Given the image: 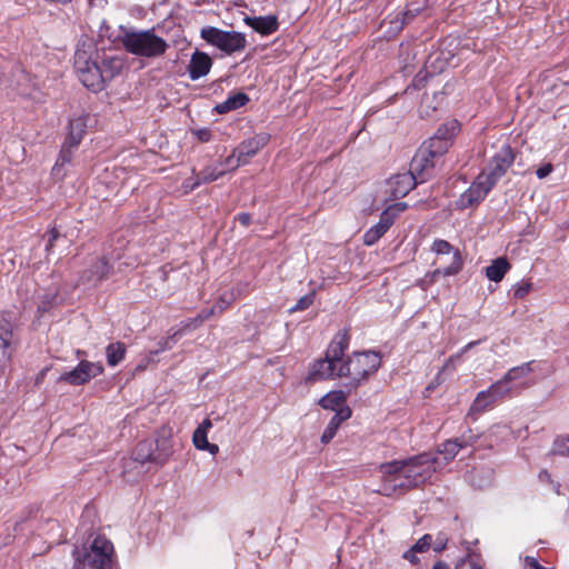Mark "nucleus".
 <instances>
[{
  "mask_svg": "<svg viewBox=\"0 0 569 569\" xmlns=\"http://www.w3.org/2000/svg\"><path fill=\"white\" fill-rule=\"evenodd\" d=\"M154 443L151 440L140 441L134 450V460L144 463L147 461L152 462Z\"/></svg>",
  "mask_w": 569,
  "mask_h": 569,
  "instance_id": "31",
  "label": "nucleus"
},
{
  "mask_svg": "<svg viewBox=\"0 0 569 569\" xmlns=\"http://www.w3.org/2000/svg\"><path fill=\"white\" fill-rule=\"evenodd\" d=\"M212 427V422L210 419H204L197 428L202 429L203 431H207Z\"/></svg>",
  "mask_w": 569,
  "mask_h": 569,
  "instance_id": "57",
  "label": "nucleus"
},
{
  "mask_svg": "<svg viewBox=\"0 0 569 569\" xmlns=\"http://www.w3.org/2000/svg\"><path fill=\"white\" fill-rule=\"evenodd\" d=\"M349 341L348 330L338 331L330 342L325 358L312 365L307 380L317 381L346 377L350 380L349 386L357 388L370 375L375 373L381 366L379 352H353L347 360H343Z\"/></svg>",
  "mask_w": 569,
  "mask_h": 569,
  "instance_id": "1",
  "label": "nucleus"
},
{
  "mask_svg": "<svg viewBox=\"0 0 569 569\" xmlns=\"http://www.w3.org/2000/svg\"><path fill=\"white\" fill-rule=\"evenodd\" d=\"M76 148L77 147H71L67 142H64V144L62 146V148L60 150V153H59V157L57 159V162H56V164L52 168V174L53 176H56V177H63L64 176V173L61 172V168L64 164L71 162V160H72V151Z\"/></svg>",
  "mask_w": 569,
  "mask_h": 569,
  "instance_id": "30",
  "label": "nucleus"
},
{
  "mask_svg": "<svg viewBox=\"0 0 569 569\" xmlns=\"http://www.w3.org/2000/svg\"><path fill=\"white\" fill-rule=\"evenodd\" d=\"M510 268L509 261L505 257H500L492 260L491 264L486 268V276L491 281L500 282Z\"/></svg>",
  "mask_w": 569,
  "mask_h": 569,
  "instance_id": "21",
  "label": "nucleus"
},
{
  "mask_svg": "<svg viewBox=\"0 0 569 569\" xmlns=\"http://www.w3.org/2000/svg\"><path fill=\"white\" fill-rule=\"evenodd\" d=\"M515 161V153L511 147L507 143L495 153L492 159L487 166V169L481 172L486 179L492 181L493 184L507 172Z\"/></svg>",
  "mask_w": 569,
  "mask_h": 569,
  "instance_id": "7",
  "label": "nucleus"
},
{
  "mask_svg": "<svg viewBox=\"0 0 569 569\" xmlns=\"http://www.w3.org/2000/svg\"><path fill=\"white\" fill-rule=\"evenodd\" d=\"M226 172H227V170H221L217 166H208L198 173L197 180L192 183V186L190 188H191V190H193L194 188H197L198 186H200L202 183H209V182L216 181L217 179L222 177Z\"/></svg>",
  "mask_w": 569,
  "mask_h": 569,
  "instance_id": "27",
  "label": "nucleus"
},
{
  "mask_svg": "<svg viewBox=\"0 0 569 569\" xmlns=\"http://www.w3.org/2000/svg\"><path fill=\"white\" fill-rule=\"evenodd\" d=\"M207 431H203L202 429L197 428L192 436L193 445L197 449H202L208 447V438H207Z\"/></svg>",
  "mask_w": 569,
  "mask_h": 569,
  "instance_id": "40",
  "label": "nucleus"
},
{
  "mask_svg": "<svg viewBox=\"0 0 569 569\" xmlns=\"http://www.w3.org/2000/svg\"><path fill=\"white\" fill-rule=\"evenodd\" d=\"M13 326L7 316H0V360L9 362L13 353Z\"/></svg>",
  "mask_w": 569,
  "mask_h": 569,
  "instance_id": "13",
  "label": "nucleus"
},
{
  "mask_svg": "<svg viewBox=\"0 0 569 569\" xmlns=\"http://www.w3.org/2000/svg\"><path fill=\"white\" fill-rule=\"evenodd\" d=\"M432 569H449L448 565L443 561H437Z\"/></svg>",
  "mask_w": 569,
  "mask_h": 569,
  "instance_id": "60",
  "label": "nucleus"
},
{
  "mask_svg": "<svg viewBox=\"0 0 569 569\" xmlns=\"http://www.w3.org/2000/svg\"><path fill=\"white\" fill-rule=\"evenodd\" d=\"M539 478H540V479H542V480H543V479H548V478H549V473H548L547 471H541V472L539 473Z\"/></svg>",
  "mask_w": 569,
  "mask_h": 569,
  "instance_id": "61",
  "label": "nucleus"
},
{
  "mask_svg": "<svg viewBox=\"0 0 569 569\" xmlns=\"http://www.w3.org/2000/svg\"><path fill=\"white\" fill-rule=\"evenodd\" d=\"M201 450H208L210 453L216 455L219 451V447L208 441V447L202 448Z\"/></svg>",
  "mask_w": 569,
  "mask_h": 569,
  "instance_id": "58",
  "label": "nucleus"
},
{
  "mask_svg": "<svg viewBox=\"0 0 569 569\" xmlns=\"http://www.w3.org/2000/svg\"><path fill=\"white\" fill-rule=\"evenodd\" d=\"M230 306V301L220 298L211 308L214 309L216 315L222 313Z\"/></svg>",
  "mask_w": 569,
  "mask_h": 569,
  "instance_id": "50",
  "label": "nucleus"
},
{
  "mask_svg": "<svg viewBox=\"0 0 569 569\" xmlns=\"http://www.w3.org/2000/svg\"><path fill=\"white\" fill-rule=\"evenodd\" d=\"M458 127L459 126H458L457 121H452L449 124H443L438 128L435 136L448 137V140H449L452 136H455V133L458 130Z\"/></svg>",
  "mask_w": 569,
  "mask_h": 569,
  "instance_id": "42",
  "label": "nucleus"
},
{
  "mask_svg": "<svg viewBox=\"0 0 569 569\" xmlns=\"http://www.w3.org/2000/svg\"><path fill=\"white\" fill-rule=\"evenodd\" d=\"M102 372L103 367L100 362L82 360L74 369L62 373L59 380L68 382L72 386H80L101 375Z\"/></svg>",
  "mask_w": 569,
  "mask_h": 569,
  "instance_id": "8",
  "label": "nucleus"
},
{
  "mask_svg": "<svg viewBox=\"0 0 569 569\" xmlns=\"http://www.w3.org/2000/svg\"><path fill=\"white\" fill-rule=\"evenodd\" d=\"M449 148L448 137L433 136L429 140L428 147L423 146L421 149H427V153L432 158L439 157L447 152Z\"/></svg>",
  "mask_w": 569,
  "mask_h": 569,
  "instance_id": "28",
  "label": "nucleus"
},
{
  "mask_svg": "<svg viewBox=\"0 0 569 569\" xmlns=\"http://www.w3.org/2000/svg\"><path fill=\"white\" fill-rule=\"evenodd\" d=\"M523 566H525V569H546L533 557H526Z\"/></svg>",
  "mask_w": 569,
  "mask_h": 569,
  "instance_id": "51",
  "label": "nucleus"
},
{
  "mask_svg": "<svg viewBox=\"0 0 569 569\" xmlns=\"http://www.w3.org/2000/svg\"><path fill=\"white\" fill-rule=\"evenodd\" d=\"M395 222V214L390 211V209H386L381 214L378 223L388 230Z\"/></svg>",
  "mask_w": 569,
  "mask_h": 569,
  "instance_id": "46",
  "label": "nucleus"
},
{
  "mask_svg": "<svg viewBox=\"0 0 569 569\" xmlns=\"http://www.w3.org/2000/svg\"><path fill=\"white\" fill-rule=\"evenodd\" d=\"M200 36L209 44L217 47L227 54L241 51L247 44L243 33L237 31H224L216 27L202 28Z\"/></svg>",
  "mask_w": 569,
  "mask_h": 569,
  "instance_id": "6",
  "label": "nucleus"
},
{
  "mask_svg": "<svg viewBox=\"0 0 569 569\" xmlns=\"http://www.w3.org/2000/svg\"><path fill=\"white\" fill-rule=\"evenodd\" d=\"M120 42L127 52L142 58L161 57L168 49L167 41L156 34L153 29L124 30Z\"/></svg>",
  "mask_w": 569,
  "mask_h": 569,
  "instance_id": "3",
  "label": "nucleus"
},
{
  "mask_svg": "<svg viewBox=\"0 0 569 569\" xmlns=\"http://www.w3.org/2000/svg\"><path fill=\"white\" fill-rule=\"evenodd\" d=\"M221 166H224L227 171L229 170H236L240 166L246 164L244 162L240 161V158L237 157L236 149L232 150V153L228 156L221 163Z\"/></svg>",
  "mask_w": 569,
  "mask_h": 569,
  "instance_id": "39",
  "label": "nucleus"
},
{
  "mask_svg": "<svg viewBox=\"0 0 569 569\" xmlns=\"http://www.w3.org/2000/svg\"><path fill=\"white\" fill-rule=\"evenodd\" d=\"M448 538L443 535H439L436 543H435V551L440 552L447 547Z\"/></svg>",
  "mask_w": 569,
  "mask_h": 569,
  "instance_id": "53",
  "label": "nucleus"
},
{
  "mask_svg": "<svg viewBox=\"0 0 569 569\" xmlns=\"http://www.w3.org/2000/svg\"><path fill=\"white\" fill-rule=\"evenodd\" d=\"M351 417V409L347 406L345 408H340L337 410L335 416L329 421L327 428L325 429L322 436H321V442L327 445L329 443L333 437L336 436L339 427L341 423L346 420H348Z\"/></svg>",
  "mask_w": 569,
  "mask_h": 569,
  "instance_id": "19",
  "label": "nucleus"
},
{
  "mask_svg": "<svg viewBox=\"0 0 569 569\" xmlns=\"http://www.w3.org/2000/svg\"><path fill=\"white\" fill-rule=\"evenodd\" d=\"M346 395L342 390H335L328 392L319 400V405L323 409L333 410L337 412L340 408H345Z\"/></svg>",
  "mask_w": 569,
  "mask_h": 569,
  "instance_id": "25",
  "label": "nucleus"
},
{
  "mask_svg": "<svg viewBox=\"0 0 569 569\" xmlns=\"http://www.w3.org/2000/svg\"><path fill=\"white\" fill-rule=\"evenodd\" d=\"M270 140V136L268 133H258L247 140H243L238 147H236L237 157L240 158V161L246 164L249 160L254 157Z\"/></svg>",
  "mask_w": 569,
  "mask_h": 569,
  "instance_id": "11",
  "label": "nucleus"
},
{
  "mask_svg": "<svg viewBox=\"0 0 569 569\" xmlns=\"http://www.w3.org/2000/svg\"><path fill=\"white\" fill-rule=\"evenodd\" d=\"M432 252L436 254H450L452 253V262L443 268V269H436L433 271V276H453L457 274L463 266L461 253L458 249H456L452 244H450L447 240L442 239H436L431 247Z\"/></svg>",
  "mask_w": 569,
  "mask_h": 569,
  "instance_id": "9",
  "label": "nucleus"
},
{
  "mask_svg": "<svg viewBox=\"0 0 569 569\" xmlns=\"http://www.w3.org/2000/svg\"><path fill=\"white\" fill-rule=\"evenodd\" d=\"M59 237H60V233H59V231L56 228L50 229V231L48 232V242H47V246H46V251L47 252L51 251V249L54 246V242L57 241V239Z\"/></svg>",
  "mask_w": 569,
  "mask_h": 569,
  "instance_id": "48",
  "label": "nucleus"
},
{
  "mask_svg": "<svg viewBox=\"0 0 569 569\" xmlns=\"http://www.w3.org/2000/svg\"><path fill=\"white\" fill-rule=\"evenodd\" d=\"M418 182L417 176H413L410 170L408 172L397 173L388 181L390 194L396 199L402 198L407 196Z\"/></svg>",
  "mask_w": 569,
  "mask_h": 569,
  "instance_id": "12",
  "label": "nucleus"
},
{
  "mask_svg": "<svg viewBox=\"0 0 569 569\" xmlns=\"http://www.w3.org/2000/svg\"><path fill=\"white\" fill-rule=\"evenodd\" d=\"M214 315H216V312H214V309H212V308L202 310L200 313H198L199 318H201L202 323Z\"/></svg>",
  "mask_w": 569,
  "mask_h": 569,
  "instance_id": "56",
  "label": "nucleus"
},
{
  "mask_svg": "<svg viewBox=\"0 0 569 569\" xmlns=\"http://www.w3.org/2000/svg\"><path fill=\"white\" fill-rule=\"evenodd\" d=\"M126 345L121 341L110 343L106 349L107 362L109 366H117L126 355Z\"/></svg>",
  "mask_w": 569,
  "mask_h": 569,
  "instance_id": "29",
  "label": "nucleus"
},
{
  "mask_svg": "<svg viewBox=\"0 0 569 569\" xmlns=\"http://www.w3.org/2000/svg\"><path fill=\"white\" fill-rule=\"evenodd\" d=\"M478 342L479 341H471V342L467 343L459 352H462V355L466 353L468 350H470L476 345H478Z\"/></svg>",
  "mask_w": 569,
  "mask_h": 569,
  "instance_id": "59",
  "label": "nucleus"
},
{
  "mask_svg": "<svg viewBox=\"0 0 569 569\" xmlns=\"http://www.w3.org/2000/svg\"><path fill=\"white\" fill-rule=\"evenodd\" d=\"M192 133L201 142H208L211 139V131L207 128L193 130Z\"/></svg>",
  "mask_w": 569,
  "mask_h": 569,
  "instance_id": "49",
  "label": "nucleus"
},
{
  "mask_svg": "<svg viewBox=\"0 0 569 569\" xmlns=\"http://www.w3.org/2000/svg\"><path fill=\"white\" fill-rule=\"evenodd\" d=\"M244 22L254 31L269 36L278 30L279 23L276 16L246 17Z\"/></svg>",
  "mask_w": 569,
  "mask_h": 569,
  "instance_id": "18",
  "label": "nucleus"
},
{
  "mask_svg": "<svg viewBox=\"0 0 569 569\" xmlns=\"http://www.w3.org/2000/svg\"><path fill=\"white\" fill-rule=\"evenodd\" d=\"M417 551L413 550V548L411 547L409 550H407L405 553H403V558L408 561H410L411 563H418L419 559L418 557L416 556Z\"/></svg>",
  "mask_w": 569,
  "mask_h": 569,
  "instance_id": "54",
  "label": "nucleus"
},
{
  "mask_svg": "<svg viewBox=\"0 0 569 569\" xmlns=\"http://www.w3.org/2000/svg\"><path fill=\"white\" fill-rule=\"evenodd\" d=\"M123 68V60L120 57H106L100 52V62L98 72L101 78L99 79V90L103 88V84L108 81H111L116 76H118Z\"/></svg>",
  "mask_w": 569,
  "mask_h": 569,
  "instance_id": "14",
  "label": "nucleus"
},
{
  "mask_svg": "<svg viewBox=\"0 0 569 569\" xmlns=\"http://www.w3.org/2000/svg\"><path fill=\"white\" fill-rule=\"evenodd\" d=\"M237 220L244 227H248L251 222V216L247 212L238 214Z\"/></svg>",
  "mask_w": 569,
  "mask_h": 569,
  "instance_id": "55",
  "label": "nucleus"
},
{
  "mask_svg": "<svg viewBox=\"0 0 569 569\" xmlns=\"http://www.w3.org/2000/svg\"><path fill=\"white\" fill-rule=\"evenodd\" d=\"M316 292L311 291L310 293L301 297L298 302L289 309V312L303 311L308 309L315 301Z\"/></svg>",
  "mask_w": 569,
  "mask_h": 569,
  "instance_id": "38",
  "label": "nucleus"
},
{
  "mask_svg": "<svg viewBox=\"0 0 569 569\" xmlns=\"http://www.w3.org/2000/svg\"><path fill=\"white\" fill-rule=\"evenodd\" d=\"M551 453L559 456H569V435L556 438Z\"/></svg>",
  "mask_w": 569,
  "mask_h": 569,
  "instance_id": "37",
  "label": "nucleus"
},
{
  "mask_svg": "<svg viewBox=\"0 0 569 569\" xmlns=\"http://www.w3.org/2000/svg\"><path fill=\"white\" fill-rule=\"evenodd\" d=\"M552 172V166L550 163H546L537 169L536 174L539 179H543Z\"/></svg>",
  "mask_w": 569,
  "mask_h": 569,
  "instance_id": "52",
  "label": "nucleus"
},
{
  "mask_svg": "<svg viewBox=\"0 0 569 569\" xmlns=\"http://www.w3.org/2000/svg\"><path fill=\"white\" fill-rule=\"evenodd\" d=\"M395 207H397L399 210H405L407 208V204L405 202L397 203Z\"/></svg>",
  "mask_w": 569,
  "mask_h": 569,
  "instance_id": "62",
  "label": "nucleus"
},
{
  "mask_svg": "<svg viewBox=\"0 0 569 569\" xmlns=\"http://www.w3.org/2000/svg\"><path fill=\"white\" fill-rule=\"evenodd\" d=\"M421 12L420 7L409 6L405 11L396 16L395 19L390 20L391 30L399 32L406 24L411 22Z\"/></svg>",
  "mask_w": 569,
  "mask_h": 569,
  "instance_id": "22",
  "label": "nucleus"
},
{
  "mask_svg": "<svg viewBox=\"0 0 569 569\" xmlns=\"http://www.w3.org/2000/svg\"><path fill=\"white\" fill-rule=\"evenodd\" d=\"M100 52L91 42L79 43L73 58V67L79 80L89 89L99 90L98 72Z\"/></svg>",
  "mask_w": 569,
  "mask_h": 569,
  "instance_id": "4",
  "label": "nucleus"
},
{
  "mask_svg": "<svg viewBox=\"0 0 569 569\" xmlns=\"http://www.w3.org/2000/svg\"><path fill=\"white\" fill-rule=\"evenodd\" d=\"M476 438L469 437L466 439L465 437L456 438V439H449L440 445L438 449V453L441 455L446 462L451 461L458 452L467 448L468 446H472Z\"/></svg>",
  "mask_w": 569,
  "mask_h": 569,
  "instance_id": "17",
  "label": "nucleus"
},
{
  "mask_svg": "<svg viewBox=\"0 0 569 569\" xmlns=\"http://www.w3.org/2000/svg\"><path fill=\"white\" fill-rule=\"evenodd\" d=\"M455 569H483V565L479 555L469 552L456 563Z\"/></svg>",
  "mask_w": 569,
  "mask_h": 569,
  "instance_id": "34",
  "label": "nucleus"
},
{
  "mask_svg": "<svg viewBox=\"0 0 569 569\" xmlns=\"http://www.w3.org/2000/svg\"><path fill=\"white\" fill-rule=\"evenodd\" d=\"M493 186L492 181H489L486 179V176L480 173L476 181L459 197L458 206L465 209L480 203Z\"/></svg>",
  "mask_w": 569,
  "mask_h": 569,
  "instance_id": "10",
  "label": "nucleus"
},
{
  "mask_svg": "<svg viewBox=\"0 0 569 569\" xmlns=\"http://www.w3.org/2000/svg\"><path fill=\"white\" fill-rule=\"evenodd\" d=\"M461 358H462V352H457V353H455V355L450 356V357L447 359V361H446V363L443 365V367L441 368V372H442V371H447V370H451V371H452V370H455V369H456V363H457L458 361H460V360H461Z\"/></svg>",
  "mask_w": 569,
  "mask_h": 569,
  "instance_id": "47",
  "label": "nucleus"
},
{
  "mask_svg": "<svg viewBox=\"0 0 569 569\" xmlns=\"http://www.w3.org/2000/svg\"><path fill=\"white\" fill-rule=\"evenodd\" d=\"M431 542H432V537L430 535H425L422 536L413 546V550H416L417 552H423V551H427L430 546H431Z\"/></svg>",
  "mask_w": 569,
  "mask_h": 569,
  "instance_id": "45",
  "label": "nucleus"
},
{
  "mask_svg": "<svg viewBox=\"0 0 569 569\" xmlns=\"http://www.w3.org/2000/svg\"><path fill=\"white\" fill-rule=\"evenodd\" d=\"M182 336V330H176L171 336L159 342L160 350H170L177 343L178 338Z\"/></svg>",
  "mask_w": 569,
  "mask_h": 569,
  "instance_id": "41",
  "label": "nucleus"
},
{
  "mask_svg": "<svg viewBox=\"0 0 569 569\" xmlns=\"http://www.w3.org/2000/svg\"><path fill=\"white\" fill-rule=\"evenodd\" d=\"M512 390V387L510 386V382L502 377L500 380L492 383L487 391H489L490 396L495 398L497 401L498 399H501L506 396H508Z\"/></svg>",
  "mask_w": 569,
  "mask_h": 569,
  "instance_id": "33",
  "label": "nucleus"
},
{
  "mask_svg": "<svg viewBox=\"0 0 569 569\" xmlns=\"http://www.w3.org/2000/svg\"><path fill=\"white\" fill-rule=\"evenodd\" d=\"M531 282L529 281H525V282H520V283H517L515 287H513V297L516 299H522L525 298L531 290Z\"/></svg>",
  "mask_w": 569,
  "mask_h": 569,
  "instance_id": "43",
  "label": "nucleus"
},
{
  "mask_svg": "<svg viewBox=\"0 0 569 569\" xmlns=\"http://www.w3.org/2000/svg\"><path fill=\"white\" fill-rule=\"evenodd\" d=\"M153 443L156 448H153L154 455L152 457V462L161 466L166 463L172 455V446L167 438L159 439Z\"/></svg>",
  "mask_w": 569,
  "mask_h": 569,
  "instance_id": "26",
  "label": "nucleus"
},
{
  "mask_svg": "<svg viewBox=\"0 0 569 569\" xmlns=\"http://www.w3.org/2000/svg\"><path fill=\"white\" fill-rule=\"evenodd\" d=\"M111 267L104 258H97L90 270L86 271L83 278L87 282H99L110 272Z\"/></svg>",
  "mask_w": 569,
  "mask_h": 569,
  "instance_id": "20",
  "label": "nucleus"
},
{
  "mask_svg": "<svg viewBox=\"0 0 569 569\" xmlns=\"http://www.w3.org/2000/svg\"><path fill=\"white\" fill-rule=\"evenodd\" d=\"M212 67V59L206 52L196 50L191 54V59L188 64V73L191 80H198L207 76Z\"/></svg>",
  "mask_w": 569,
  "mask_h": 569,
  "instance_id": "16",
  "label": "nucleus"
},
{
  "mask_svg": "<svg viewBox=\"0 0 569 569\" xmlns=\"http://www.w3.org/2000/svg\"><path fill=\"white\" fill-rule=\"evenodd\" d=\"M532 371L531 362L522 363L521 366L513 367L503 376L510 383L522 377H526Z\"/></svg>",
  "mask_w": 569,
  "mask_h": 569,
  "instance_id": "35",
  "label": "nucleus"
},
{
  "mask_svg": "<svg viewBox=\"0 0 569 569\" xmlns=\"http://www.w3.org/2000/svg\"><path fill=\"white\" fill-rule=\"evenodd\" d=\"M439 469V462L431 453H421L403 460L380 466L381 487L379 492L390 497L422 485Z\"/></svg>",
  "mask_w": 569,
  "mask_h": 569,
  "instance_id": "2",
  "label": "nucleus"
},
{
  "mask_svg": "<svg viewBox=\"0 0 569 569\" xmlns=\"http://www.w3.org/2000/svg\"><path fill=\"white\" fill-rule=\"evenodd\" d=\"M432 157L427 153V149H419L410 163V171L417 176L419 182H425L431 176L433 169Z\"/></svg>",
  "mask_w": 569,
  "mask_h": 569,
  "instance_id": "15",
  "label": "nucleus"
},
{
  "mask_svg": "<svg viewBox=\"0 0 569 569\" xmlns=\"http://www.w3.org/2000/svg\"><path fill=\"white\" fill-rule=\"evenodd\" d=\"M202 325L201 318L197 315L194 318H189L186 321L181 322V327L178 330H182V335L186 331H190L199 328Z\"/></svg>",
  "mask_w": 569,
  "mask_h": 569,
  "instance_id": "44",
  "label": "nucleus"
},
{
  "mask_svg": "<svg viewBox=\"0 0 569 569\" xmlns=\"http://www.w3.org/2000/svg\"><path fill=\"white\" fill-rule=\"evenodd\" d=\"M86 132V122L82 118H77L69 123V133L66 142L71 147H78Z\"/></svg>",
  "mask_w": 569,
  "mask_h": 569,
  "instance_id": "24",
  "label": "nucleus"
},
{
  "mask_svg": "<svg viewBox=\"0 0 569 569\" xmlns=\"http://www.w3.org/2000/svg\"><path fill=\"white\" fill-rule=\"evenodd\" d=\"M388 230H385L379 223L371 227L363 236V242L367 246L375 244Z\"/></svg>",
  "mask_w": 569,
  "mask_h": 569,
  "instance_id": "36",
  "label": "nucleus"
},
{
  "mask_svg": "<svg viewBox=\"0 0 569 569\" xmlns=\"http://www.w3.org/2000/svg\"><path fill=\"white\" fill-rule=\"evenodd\" d=\"M249 101V98L246 93L238 92L232 96H230L226 101L218 103L214 107V110L220 113H227L231 110L239 109L243 107Z\"/></svg>",
  "mask_w": 569,
  "mask_h": 569,
  "instance_id": "23",
  "label": "nucleus"
},
{
  "mask_svg": "<svg viewBox=\"0 0 569 569\" xmlns=\"http://www.w3.org/2000/svg\"><path fill=\"white\" fill-rule=\"evenodd\" d=\"M495 398L490 396L489 391H480L473 400L468 415H473L483 411L495 402Z\"/></svg>",
  "mask_w": 569,
  "mask_h": 569,
  "instance_id": "32",
  "label": "nucleus"
},
{
  "mask_svg": "<svg viewBox=\"0 0 569 569\" xmlns=\"http://www.w3.org/2000/svg\"><path fill=\"white\" fill-rule=\"evenodd\" d=\"M113 546L102 536L93 539L82 558H77L72 569H107L112 561Z\"/></svg>",
  "mask_w": 569,
  "mask_h": 569,
  "instance_id": "5",
  "label": "nucleus"
}]
</instances>
